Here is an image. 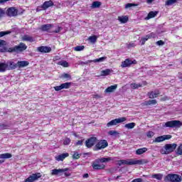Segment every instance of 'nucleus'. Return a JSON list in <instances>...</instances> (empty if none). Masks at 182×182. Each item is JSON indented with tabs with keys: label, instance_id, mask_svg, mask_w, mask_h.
I'll list each match as a JSON object with an SVG mask.
<instances>
[{
	"label": "nucleus",
	"instance_id": "1",
	"mask_svg": "<svg viewBox=\"0 0 182 182\" xmlns=\"http://www.w3.org/2000/svg\"><path fill=\"white\" fill-rule=\"evenodd\" d=\"M149 164L148 159H128L117 161V166H143V164Z\"/></svg>",
	"mask_w": 182,
	"mask_h": 182
},
{
	"label": "nucleus",
	"instance_id": "2",
	"mask_svg": "<svg viewBox=\"0 0 182 182\" xmlns=\"http://www.w3.org/2000/svg\"><path fill=\"white\" fill-rule=\"evenodd\" d=\"M28 49V46L26 44L23 43H20L18 46H15L14 47H11L8 48V52L9 53H14L16 52V53H18V52H23Z\"/></svg>",
	"mask_w": 182,
	"mask_h": 182
},
{
	"label": "nucleus",
	"instance_id": "3",
	"mask_svg": "<svg viewBox=\"0 0 182 182\" xmlns=\"http://www.w3.org/2000/svg\"><path fill=\"white\" fill-rule=\"evenodd\" d=\"M164 181L165 182H181L182 177L176 173H168L164 177Z\"/></svg>",
	"mask_w": 182,
	"mask_h": 182
},
{
	"label": "nucleus",
	"instance_id": "4",
	"mask_svg": "<svg viewBox=\"0 0 182 182\" xmlns=\"http://www.w3.org/2000/svg\"><path fill=\"white\" fill-rule=\"evenodd\" d=\"M69 171V168H55L51 170V176H59V174H62L64 173V176L65 177H70L72 176V173Z\"/></svg>",
	"mask_w": 182,
	"mask_h": 182
},
{
	"label": "nucleus",
	"instance_id": "5",
	"mask_svg": "<svg viewBox=\"0 0 182 182\" xmlns=\"http://www.w3.org/2000/svg\"><path fill=\"white\" fill-rule=\"evenodd\" d=\"M109 146V143L106 139L100 140L95 146L94 150L98 151V150H103Z\"/></svg>",
	"mask_w": 182,
	"mask_h": 182
},
{
	"label": "nucleus",
	"instance_id": "6",
	"mask_svg": "<svg viewBox=\"0 0 182 182\" xmlns=\"http://www.w3.org/2000/svg\"><path fill=\"white\" fill-rule=\"evenodd\" d=\"M166 127H170L171 129H174L176 127V129H178L181 127L182 122L178 120H172V121H168L165 123Z\"/></svg>",
	"mask_w": 182,
	"mask_h": 182
},
{
	"label": "nucleus",
	"instance_id": "7",
	"mask_svg": "<svg viewBox=\"0 0 182 182\" xmlns=\"http://www.w3.org/2000/svg\"><path fill=\"white\" fill-rule=\"evenodd\" d=\"M96 143H97V138L95 136H91L85 141V146L87 149H92Z\"/></svg>",
	"mask_w": 182,
	"mask_h": 182
},
{
	"label": "nucleus",
	"instance_id": "8",
	"mask_svg": "<svg viewBox=\"0 0 182 182\" xmlns=\"http://www.w3.org/2000/svg\"><path fill=\"white\" fill-rule=\"evenodd\" d=\"M132 65H137V60H132L130 58H126L124 61L122 62L121 67L122 68H130Z\"/></svg>",
	"mask_w": 182,
	"mask_h": 182
},
{
	"label": "nucleus",
	"instance_id": "9",
	"mask_svg": "<svg viewBox=\"0 0 182 182\" xmlns=\"http://www.w3.org/2000/svg\"><path fill=\"white\" fill-rule=\"evenodd\" d=\"M126 117H120L112 119L107 124V127H112V126H116L117 124H119V123H123V122H126Z\"/></svg>",
	"mask_w": 182,
	"mask_h": 182
},
{
	"label": "nucleus",
	"instance_id": "10",
	"mask_svg": "<svg viewBox=\"0 0 182 182\" xmlns=\"http://www.w3.org/2000/svg\"><path fill=\"white\" fill-rule=\"evenodd\" d=\"M164 149L166 150L165 154L173 153L177 149V144H166L164 146Z\"/></svg>",
	"mask_w": 182,
	"mask_h": 182
},
{
	"label": "nucleus",
	"instance_id": "11",
	"mask_svg": "<svg viewBox=\"0 0 182 182\" xmlns=\"http://www.w3.org/2000/svg\"><path fill=\"white\" fill-rule=\"evenodd\" d=\"M7 16L12 18V16H18V9L15 7H9L6 11Z\"/></svg>",
	"mask_w": 182,
	"mask_h": 182
},
{
	"label": "nucleus",
	"instance_id": "12",
	"mask_svg": "<svg viewBox=\"0 0 182 182\" xmlns=\"http://www.w3.org/2000/svg\"><path fill=\"white\" fill-rule=\"evenodd\" d=\"M72 85V82H65L61 84L60 85H58L54 87V90L55 92H59L62 90V89H69Z\"/></svg>",
	"mask_w": 182,
	"mask_h": 182
},
{
	"label": "nucleus",
	"instance_id": "13",
	"mask_svg": "<svg viewBox=\"0 0 182 182\" xmlns=\"http://www.w3.org/2000/svg\"><path fill=\"white\" fill-rule=\"evenodd\" d=\"M38 52H41V53H49L52 52V48L48 46H40L37 48Z\"/></svg>",
	"mask_w": 182,
	"mask_h": 182
},
{
	"label": "nucleus",
	"instance_id": "14",
	"mask_svg": "<svg viewBox=\"0 0 182 182\" xmlns=\"http://www.w3.org/2000/svg\"><path fill=\"white\" fill-rule=\"evenodd\" d=\"M92 168L94 170H105L106 168V165L100 163H97L96 161L95 163H92Z\"/></svg>",
	"mask_w": 182,
	"mask_h": 182
},
{
	"label": "nucleus",
	"instance_id": "15",
	"mask_svg": "<svg viewBox=\"0 0 182 182\" xmlns=\"http://www.w3.org/2000/svg\"><path fill=\"white\" fill-rule=\"evenodd\" d=\"M38 178H41V176H38V173H33L31 176H30L28 178H27L24 182H33L36 181Z\"/></svg>",
	"mask_w": 182,
	"mask_h": 182
},
{
	"label": "nucleus",
	"instance_id": "16",
	"mask_svg": "<svg viewBox=\"0 0 182 182\" xmlns=\"http://www.w3.org/2000/svg\"><path fill=\"white\" fill-rule=\"evenodd\" d=\"M53 5H54L53 1H52V0H49V1H45L43 4V5H41V8L43 11H46L48 8H50V6H53Z\"/></svg>",
	"mask_w": 182,
	"mask_h": 182
},
{
	"label": "nucleus",
	"instance_id": "17",
	"mask_svg": "<svg viewBox=\"0 0 182 182\" xmlns=\"http://www.w3.org/2000/svg\"><path fill=\"white\" fill-rule=\"evenodd\" d=\"M160 91L159 90H156L154 92L151 91L148 92V96L149 99H154L156 97H159L160 96Z\"/></svg>",
	"mask_w": 182,
	"mask_h": 182
},
{
	"label": "nucleus",
	"instance_id": "18",
	"mask_svg": "<svg viewBox=\"0 0 182 182\" xmlns=\"http://www.w3.org/2000/svg\"><path fill=\"white\" fill-rule=\"evenodd\" d=\"M113 158L108 156L107 158L97 159L95 162L97 163H109V161H113Z\"/></svg>",
	"mask_w": 182,
	"mask_h": 182
},
{
	"label": "nucleus",
	"instance_id": "19",
	"mask_svg": "<svg viewBox=\"0 0 182 182\" xmlns=\"http://www.w3.org/2000/svg\"><path fill=\"white\" fill-rule=\"evenodd\" d=\"M5 45H6V41L4 40H0V52L1 53L8 52V48L5 47Z\"/></svg>",
	"mask_w": 182,
	"mask_h": 182
},
{
	"label": "nucleus",
	"instance_id": "20",
	"mask_svg": "<svg viewBox=\"0 0 182 182\" xmlns=\"http://www.w3.org/2000/svg\"><path fill=\"white\" fill-rule=\"evenodd\" d=\"M66 157H69V153H64L55 156V160H57V161H63Z\"/></svg>",
	"mask_w": 182,
	"mask_h": 182
},
{
	"label": "nucleus",
	"instance_id": "21",
	"mask_svg": "<svg viewBox=\"0 0 182 182\" xmlns=\"http://www.w3.org/2000/svg\"><path fill=\"white\" fill-rule=\"evenodd\" d=\"M151 105H157V100H149L141 103V106H151Z\"/></svg>",
	"mask_w": 182,
	"mask_h": 182
},
{
	"label": "nucleus",
	"instance_id": "22",
	"mask_svg": "<svg viewBox=\"0 0 182 182\" xmlns=\"http://www.w3.org/2000/svg\"><path fill=\"white\" fill-rule=\"evenodd\" d=\"M8 70H14L18 68V63H15L14 61H9L8 62Z\"/></svg>",
	"mask_w": 182,
	"mask_h": 182
},
{
	"label": "nucleus",
	"instance_id": "23",
	"mask_svg": "<svg viewBox=\"0 0 182 182\" xmlns=\"http://www.w3.org/2000/svg\"><path fill=\"white\" fill-rule=\"evenodd\" d=\"M158 14H159V11H150L148 14L147 16L145 18V21H149V19H151L152 18H156Z\"/></svg>",
	"mask_w": 182,
	"mask_h": 182
},
{
	"label": "nucleus",
	"instance_id": "24",
	"mask_svg": "<svg viewBox=\"0 0 182 182\" xmlns=\"http://www.w3.org/2000/svg\"><path fill=\"white\" fill-rule=\"evenodd\" d=\"M117 89V85H111L105 89V93H112L114 92V90H116Z\"/></svg>",
	"mask_w": 182,
	"mask_h": 182
},
{
	"label": "nucleus",
	"instance_id": "25",
	"mask_svg": "<svg viewBox=\"0 0 182 182\" xmlns=\"http://www.w3.org/2000/svg\"><path fill=\"white\" fill-rule=\"evenodd\" d=\"M51 28H53V24H43L41 26L43 32H48Z\"/></svg>",
	"mask_w": 182,
	"mask_h": 182
},
{
	"label": "nucleus",
	"instance_id": "26",
	"mask_svg": "<svg viewBox=\"0 0 182 182\" xmlns=\"http://www.w3.org/2000/svg\"><path fill=\"white\" fill-rule=\"evenodd\" d=\"M26 66H29V63L26 60L17 62V68H26Z\"/></svg>",
	"mask_w": 182,
	"mask_h": 182
},
{
	"label": "nucleus",
	"instance_id": "27",
	"mask_svg": "<svg viewBox=\"0 0 182 182\" xmlns=\"http://www.w3.org/2000/svg\"><path fill=\"white\" fill-rule=\"evenodd\" d=\"M8 70V64L5 63H0V73H4Z\"/></svg>",
	"mask_w": 182,
	"mask_h": 182
},
{
	"label": "nucleus",
	"instance_id": "28",
	"mask_svg": "<svg viewBox=\"0 0 182 182\" xmlns=\"http://www.w3.org/2000/svg\"><path fill=\"white\" fill-rule=\"evenodd\" d=\"M22 41L25 42H35V38H33V37L30 36L28 35H24L22 37Z\"/></svg>",
	"mask_w": 182,
	"mask_h": 182
},
{
	"label": "nucleus",
	"instance_id": "29",
	"mask_svg": "<svg viewBox=\"0 0 182 182\" xmlns=\"http://www.w3.org/2000/svg\"><path fill=\"white\" fill-rule=\"evenodd\" d=\"M118 21H119L121 23H127L129 17L127 16H118Z\"/></svg>",
	"mask_w": 182,
	"mask_h": 182
},
{
	"label": "nucleus",
	"instance_id": "30",
	"mask_svg": "<svg viewBox=\"0 0 182 182\" xmlns=\"http://www.w3.org/2000/svg\"><path fill=\"white\" fill-rule=\"evenodd\" d=\"M147 150L148 149L146 147L138 149L136 150V154L137 156H141V154H144Z\"/></svg>",
	"mask_w": 182,
	"mask_h": 182
},
{
	"label": "nucleus",
	"instance_id": "31",
	"mask_svg": "<svg viewBox=\"0 0 182 182\" xmlns=\"http://www.w3.org/2000/svg\"><path fill=\"white\" fill-rule=\"evenodd\" d=\"M152 178H156V180H163V174L162 173H154L151 176Z\"/></svg>",
	"mask_w": 182,
	"mask_h": 182
},
{
	"label": "nucleus",
	"instance_id": "32",
	"mask_svg": "<svg viewBox=\"0 0 182 182\" xmlns=\"http://www.w3.org/2000/svg\"><path fill=\"white\" fill-rule=\"evenodd\" d=\"M88 41L90 42V43H96V42H97V36H91L88 38Z\"/></svg>",
	"mask_w": 182,
	"mask_h": 182
},
{
	"label": "nucleus",
	"instance_id": "33",
	"mask_svg": "<svg viewBox=\"0 0 182 182\" xmlns=\"http://www.w3.org/2000/svg\"><path fill=\"white\" fill-rule=\"evenodd\" d=\"M12 155L10 153L0 154V159H11Z\"/></svg>",
	"mask_w": 182,
	"mask_h": 182
},
{
	"label": "nucleus",
	"instance_id": "34",
	"mask_svg": "<svg viewBox=\"0 0 182 182\" xmlns=\"http://www.w3.org/2000/svg\"><path fill=\"white\" fill-rule=\"evenodd\" d=\"M148 39H150V37L149 36V34L145 36L144 37H142L141 38V45L143 46V45H145L146 44V42H147V40Z\"/></svg>",
	"mask_w": 182,
	"mask_h": 182
},
{
	"label": "nucleus",
	"instance_id": "35",
	"mask_svg": "<svg viewBox=\"0 0 182 182\" xmlns=\"http://www.w3.org/2000/svg\"><path fill=\"white\" fill-rule=\"evenodd\" d=\"M80 156H82L81 154L77 153V151H74L73 159V160H79V159H80Z\"/></svg>",
	"mask_w": 182,
	"mask_h": 182
},
{
	"label": "nucleus",
	"instance_id": "36",
	"mask_svg": "<svg viewBox=\"0 0 182 182\" xmlns=\"http://www.w3.org/2000/svg\"><path fill=\"white\" fill-rule=\"evenodd\" d=\"M135 126H136V123L131 122L125 124L124 127H126V129H134Z\"/></svg>",
	"mask_w": 182,
	"mask_h": 182
},
{
	"label": "nucleus",
	"instance_id": "37",
	"mask_svg": "<svg viewBox=\"0 0 182 182\" xmlns=\"http://www.w3.org/2000/svg\"><path fill=\"white\" fill-rule=\"evenodd\" d=\"M85 50V46H77L74 48L75 52H80Z\"/></svg>",
	"mask_w": 182,
	"mask_h": 182
},
{
	"label": "nucleus",
	"instance_id": "38",
	"mask_svg": "<svg viewBox=\"0 0 182 182\" xmlns=\"http://www.w3.org/2000/svg\"><path fill=\"white\" fill-rule=\"evenodd\" d=\"M61 79H68V80H70V79H72V75H70V74L68 73H63L61 76H60Z\"/></svg>",
	"mask_w": 182,
	"mask_h": 182
},
{
	"label": "nucleus",
	"instance_id": "39",
	"mask_svg": "<svg viewBox=\"0 0 182 182\" xmlns=\"http://www.w3.org/2000/svg\"><path fill=\"white\" fill-rule=\"evenodd\" d=\"M107 57H101L100 58H96L93 60H91V62H94V63H97V62H103L105 60H106Z\"/></svg>",
	"mask_w": 182,
	"mask_h": 182
},
{
	"label": "nucleus",
	"instance_id": "40",
	"mask_svg": "<svg viewBox=\"0 0 182 182\" xmlns=\"http://www.w3.org/2000/svg\"><path fill=\"white\" fill-rule=\"evenodd\" d=\"M58 65H60V66H63V68H69V63H68L66 60L60 61Z\"/></svg>",
	"mask_w": 182,
	"mask_h": 182
},
{
	"label": "nucleus",
	"instance_id": "41",
	"mask_svg": "<svg viewBox=\"0 0 182 182\" xmlns=\"http://www.w3.org/2000/svg\"><path fill=\"white\" fill-rule=\"evenodd\" d=\"M102 3L100 1H93L92 4V8H100Z\"/></svg>",
	"mask_w": 182,
	"mask_h": 182
},
{
	"label": "nucleus",
	"instance_id": "42",
	"mask_svg": "<svg viewBox=\"0 0 182 182\" xmlns=\"http://www.w3.org/2000/svg\"><path fill=\"white\" fill-rule=\"evenodd\" d=\"M176 154H178V156H182V144L178 146L176 149Z\"/></svg>",
	"mask_w": 182,
	"mask_h": 182
},
{
	"label": "nucleus",
	"instance_id": "43",
	"mask_svg": "<svg viewBox=\"0 0 182 182\" xmlns=\"http://www.w3.org/2000/svg\"><path fill=\"white\" fill-rule=\"evenodd\" d=\"M112 72V70H110V69H106L102 71V75L103 76H109V75H110V73Z\"/></svg>",
	"mask_w": 182,
	"mask_h": 182
},
{
	"label": "nucleus",
	"instance_id": "44",
	"mask_svg": "<svg viewBox=\"0 0 182 182\" xmlns=\"http://www.w3.org/2000/svg\"><path fill=\"white\" fill-rule=\"evenodd\" d=\"M132 89H139V87H142L143 85L140 83L137 84V83H132Z\"/></svg>",
	"mask_w": 182,
	"mask_h": 182
},
{
	"label": "nucleus",
	"instance_id": "45",
	"mask_svg": "<svg viewBox=\"0 0 182 182\" xmlns=\"http://www.w3.org/2000/svg\"><path fill=\"white\" fill-rule=\"evenodd\" d=\"M161 141H164V139L163 136H158L155 139L156 143H161Z\"/></svg>",
	"mask_w": 182,
	"mask_h": 182
},
{
	"label": "nucleus",
	"instance_id": "46",
	"mask_svg": "<svg viewBox=\"0 0 182 182\" xmlns=\"http://www.w3.org/2000/svg\"><path fill=\"white\" fill-rule=\"evenodd\" d=\"M177 2V0H167L166 1V5L169 6L170 5H173V4H176Z\"/></svg>",
	"mask_w": 182,
	"mask_h": 182
},
{
	"label": "nucleus",
	"instance_id": "47",
	"mask_svg": "<svg viewBox=\"0 0 182 182\" xmlns=\"http://www.w3.org/2000/svg\"><path fill=\"white\" fill-rule=\"evenodd\" d=\"M70 138H65L63 141L64 146H69L70 144Z\"/></svg>",
	"mask_w": 182,
	"mask_h": 182
},
{
	"label": "nucleus",
	"instance_id": "48",
	"mask_svg": "<svg viewBox=\"0 0 182 182\" xmlns=\"http://www.w3.org/2000/svg\"><path fill=\"white\" fill-rule=\"evenodd\" d=\"M9 128V125L8 124H0V130H6Z\"/></svg>",
	"mask_w": 182,
	"mask_h": 182
},
{
	"label": "nucleus",
	"instance_id": "49",
	"mask_svg": "<svg viewBox=\"0 0 182 182\" xmlns=\"http://www.w3.org/2000/svg\"><path fill=\"white\" fill-rule=\"evenodd\" d=\"M148 36L149 37V39H154L157 38V34H156V33L152 32L148 34Z\"/></svg>",
	"mask_w": 182,
	"mask_h": 182
},
{
	"label": "nucleus",
	"instance_id": "50",
	"mask_svg": "<svg viewBox=\"0 0 182 182\" xmlns=\"http://www.w3.org/2000/svg\"><path fill=\"white\" fill-rule=\"evenodd\" d=\"M11 33V31H1L0 32V38H2V36H5V35H9Z\"/></svg>",
	"mask_w": 182,
	"mask_h": 182
},
{
	"label": "nucleus",
	"instance_id": "51",
	"mask_svg": "<svg viewBox=\"0 0 182 182\" xmlns=\"http://www.w3.org/2000/svg\"><path fill=\"white\" fill-rule=\"evenodd\" d=\"M132 6H137V4L128 3L125 5V8L127 9L128 8H132Z\"/></svg>",
	"mask_w": 182,
	"mask_h": 182
},
{
	"label": "nucleus",
	"instance_id": "52",
	"mask_svg": "<svg viewBox=\"0 0 182 182\" xmlns=\"http://www.w3.org/2000/svg\"><path fill=\"white\" fill-rule=\"evenodd\" d=\"M108 134H109V136H114L115 134H119V132L117 131L111 130L108 132Z\"/></svg>",
	"mask_w": 182,
	"mask_h": 182
},
{
	"label": "nucleus",
	"instance_id": "53",
	"mask_svg": "<svg viewBox=\"0 0 182 182\" xmlns=\"http://www.w3.org/2000/svg\"><path fill=\"white\" fill-rule=\"evenodd\" d=\"M85 139L79 140L75 143V146H83V142Z\"/></svg>",
	"mask_w": 182,
	"mask_h": 182
},
{
	"label": "nucleus",
	"instance_id": "54",
	"mask_svg": "<svg viewBox=\"0 0 182 182\" xmlns=\"http://www.w3.org/2000/svg\"><path fill=\"white\" fill-rule=\"evenodd\" d=\"M146 136L147 137H149V139H151V137H153V136H154V132L149 131L146 133Z\"/></svg>",
	"mask_w": 182,
	"mask_h": 182
},
{
	"label": "nucleus",
	"instance_id": "55",
	"mask_svg": "<svg viewBox=\"0 0 182 182\" xmlns=\"http://www.w3.org/2000/svg\"><path fill=\"white\" fill-rule=\"evenodd\" d=\"M5 15V10L4 9L0 8V19Z\"/></svg>",
	"mask_w": 182,
	"mask_h": 182
},
{
	"label": "nucleus",
	"instance_id": "56",
	"mask_svg": "<svg viewBox=\"0 0 182 182\" xmlns=\"http://www.w3.org/2000/svg\"><path fill=\"white\" fill-rule=\"evenodd\" d=\"M164 137V140H170L171 139L172 136L171 135H163Z\"/></svg>",
	"mask_w": 182,
	"mask_h": 182
},
{
	"label": "nucleus",
	"instance_id": "57",
	"mask_svg": "<svg viewBox=\"0 0 182 182\" xmlns=\"http://www.w3.org/2000/svg\"><path fill=\"white\" fill-rule=\"evenodd\" d=\"M156 45H158V46H163V45H164V41H163V40L158 41Z\"/></svg>",
	"mask_w": 182,
	"mask_h": 182
},
{
	"label": "nucleus",
	"instance_id": "58",
	"mask_svg": "<svg viewBox=\"0 0 182 182\" xmlns=\"http://www.w3.org/2000/svg\"><path fill=\"white\" fill-rule=\"evenodd\" d=\"M132 182H143V179L141 178H135Z\"/></svg>",
	"mask_w": 182,
	"mask_h": 182
},
{
	"label": "nucleus",
	"instance_id": "59",
	"mask_svg": "<svg viewBox=\"0 0 182 182\" xmlns=\"http://www.w3.org/2000/svg\"><path fill=\"white\" fill-rule=\"evenodd\" d=\"M61 31H62V27L58 26V28L55 30L53 32L54 33H59V32H60Z\"/></svg>",
	"mask_w": 182,
	"mask_h": 182
},
{
	"label": "nucleus",
	"instance_id": "60",
	"mask_svg": "<svg viewBox=\"0 0 182 182\" xmlns=\"http://www.w3.org/2000/svg\"><path fill=\"white\" fill-rule=\"evenodd\" d=\"M41 11H43V9H42V6H38L36 9V11L41 12Z\"/></svg>",
	"mask_w": 182,
	"mask_h": 182
},
{
	"label": "nucleus",
	"instance_id": "61",
	"mask_svg": "<svg viewBox=\"0 0 182 182\" xmlns=\"http://www.w3.org/2000/svg\"><path fill=\"white\" fill-rule=\"evenodd\" d=\"M94 99H102V97L101 95L96 94L94 95Z\"/></svg>",
	"mask_w": 182,
	"mask_h": 182
},
{
	"label": "nucleus",
	"instance_id": "62",
	"mask_svg": "<svg viewBox=\"0 0 182 182\" xmlns=\"http://www.w3.org/2000/svg\"><path fill=\"white\" fill-rule=\"evenodd\" d=\"M83 178H89V173H85L83 176H82Z\"/></svg>",
	"mask_w": 182,
	"mask_h": 182
},
{
	"label": "nucleus",
	"instance_id": "63",
	"mask_svg": "<svg viewBox=\"0 0 182 182\" xmlns=\"http://www.w3.org/2000/svg\"><path fill=\"white\" fill-rule=\"evenodd\" d=\"M8 1H10V0H0V4H4L5 2H8Z\"/></svg>",
	"mask_w": 182,
	"mask_h": 182
},
{
	"label": "nucleus",
	"instance_id": "64",
	"mask_svg": "<svg viewBox=\"0 0 182 182\" xmlns=\"http://www.w3.org/2000/svg\"><path fill=\"white\" fill-rule=\"evenodd\" d=\"M153 1H154V0H146V3L151 4V3H153Z\"/></svg>",
	"mask_w": 182,
	"mask_h": 182
}]
</instances>
